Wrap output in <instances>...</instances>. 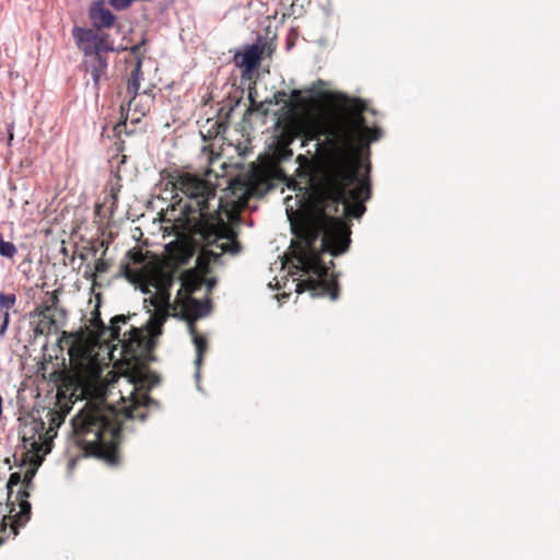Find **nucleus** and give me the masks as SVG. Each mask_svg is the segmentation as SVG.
<instances>
[{
    "instance_id": "nucleus-24",
    "label": "nucleus",
    "mask_w": 560,
    "mask_h": 560,
    "mask_svg": "<svg viewBox=\"0 0 560 560\" xmlns=\"http://www.w3.org/2000/svg\"><path fill=\"white\" fill-rule=\"evenodd\" d=\"M267 105H269L268 100L262 102L253 101V104H249V107L246 109L243 119L246 120L247 117L250 116L254 112H258L262 116H267L269 113Z\"/></svg>"
},
{
    "instance_id": "nucleus-2",
    "label": "nucleus",
    "mask_w": 560,
    "mask_h": 560,
    "mask_svg": "<svg viewBox=\"0 0 560 560\" xmlns=\"http://www.w3.org/2000/svg\"><path fill=\"white\" fill-rule=\"evenodd\" d=\"M166 178L174 190L189 199L174 226L184 234L199 237L206 246L203 255L213 261L224 253H240L237 233L221 215L222 200H217L215 186L206 178L187 172L175 171Z\"/></svg>"
},
{
    "instance_id": "nucleus-36",
    "label": "nucleus",
    "mask_w": 560,
    "mask_h": 560,
    "mask_svg": "<svg viewBox=\"0 0 560 560\" xmlns=\"http://www.w3.org/2000/svg\"><path fill=\"white\" fill-rule=\"evenodd\" d=\"M142 292H143V293H149L150 291H149V289H148V288H142Z\"/></svg>"
},
{
    "instance_id": "nucleus-6",
    "label": "nucleus",
    "mask_w": 560,
    "mask_h": 560,
    "mask_svg": "<svg viewBox=\"0 0 560 560\" xmlns=\"http://www.w3.org/2000/svg\"><path fill=\"white\" fill-rule=\"evenodd\" d=\"M145 42L147 39L143 37L139 44L130 48V51L135 58V68L130 73V78L128 79L127 92L128 94H132V97L128 103L125 120L119 121L114 126V131L117 136H120L122 132L126 135H131L135 132V129L128 130V120H130L131 125L139 124L142 117L149 114L154 105L155 95L153 93V86L145 88L142 92H140V81L143 74L141 70L143 58L141 48L145 45Z\"/></svg>"
},
{
    "instance_id": "nucleus-7",
    "label": "nucleus",
    "mask_w": 560,
    "mask_h": 560,
    "mask_svg": "<svg viewBox=\"0 0 560 560\" xmlns=\"http://www.w3.org/2000/svg\"><path fill=\"white\" fill-rule=\"evenodd\" d=\"M21 445L24 450L21 465L26 463L42 464L43 456L51 451L52 439L56 435L54 428L46 429L42 419L27 421L21 432Z\"/></svg>"
},
{
    "instance_id": "nucleus-33",
    "label": "nucleus",
    "mask_w": 560,
    "mask_h": 560,
    "mask_svg": "<svg viewBox=\"0 0 560 560\" xmlns=\"http://www.w3.org/2000/svg\"><path fill=\"white\" fill-rule=\"evenodd\" d=\"M7 131H8L7 144L9 147H11L13 138H14V124H9L8 127H7Z\"/></svg>"
},
{
    "instance_id": "nucleus-32",
    "label": "nucleus",
    "mask_w": 560,
    "mask_h": 560,
    "mask_svg": "<svg viewBox=\"0 0 560 560\" xmlns=\"http://www.w3.org/2000/svg\"><path fill=\"white\" fill-rule=\"evenodd\" d=\"M14 520H16V517H14V515H11V514H10V515H8V516H7V515H4V516L2 517V522H1V524H0V532H3V533H4V532H7V527H8V525H9L8 521H11V522H10V526H11V529H12V530H14V529L12 528V523H13V521H14ZM20 526H21V525H18V526H16V529H18ZM13 533H14V535H16V534H18V532H16V533H15V532H13ZM2 541H3V538H2V537H0V545L2 544Z\"/></svg>"
},
{
    "instance_id": "nucleus-37",
    "label": "nucleus",
    "mask_w": 560,
    "mask_h": 560,
    "mask_svg": "<svg viewBox=\"0 0 560 560\" xmlns=\"http://www.w3.org/2000/svg\"><path fill=\"white\" fill-rule=\"evenodd\" d=\"M294 4H295V0H291L290 5H291V7H294Z\"/></svg>"
},
{
    "instance_id": "nucleus-18",
    "label": "nucleus",
    "mask_w": 560,
    "mask_h": 560,
    "mask_svg": "<svg viewBox=\"0 0 560 560\" xmlns=\"http://www.w3.org/2000/svg\"><path fill=\"white\" fill-rule=\"evenodd\" d=\"M59 290L45 292L40 303L35 307L33 316L47 314L48 311H56V307H59Z\"/></svg>"
},
{
    "instance_id": "nucleus-3",
    "label": "nucleus",
    "mask_w": 560,
    "mask_h": 560,
    "mask_svg": "<svg viewBox=\"0 0 560 560\" xmlns=\"http://www.w3.org/2000/svg\"><path fill=\"white\" fill-rule=\"evenodd\" d=\"M151 402L148 393L135 392L131 394L130 404L122 407L121 412L126 419L144 421ZM71 427L73 442L85 456L98 458L112 467L120 465V410L108 405L103 395L86 400L72 417Z\"/></svg>"
},
{
    "instance_id": "nucleus-34",
    "label": "nucleus",
    "mask_w": 560,
    "mask_h": 560,
    "mask_svg": "<svg viewBox=\"0 0 560 560\" xmlns=\"http://www.w3.org/2000/svg\"><path fill=\"white\" fill-rule=\"evenodd\" d=\"M124 276L128 279H131L132 275H133V271L131 270V268L129 267L128 264L124 265Z\"/></svg>"
},
{
    "instance_id": "nucleus-26",
    "label": "nucleus",
    "mask_w": 560,
    "mask_h": 560,
    "mask_svg": "<svg viewBox=\"0 0 560 560\" xmlns=\"http://www.w3.org/2000/svg\"><path fill=\"white\" fill-rule=\"evenodd\" d=\"M298 138L299 137L295 136L294 133L285 130L284 128H281L278 140H279V143L281 147L287 148L290 144H292L295 141V139H298Z\"/></svg>"
},
{
    "instance_id": "nucleus-29",
    "label": "nucleus",
    "mask_w": 560,
    "mask_h": 560,
    "mask_svg": "<svg viewBox=\"0 0 560 560\" xmlns=\"http://www.w3.org/2000/svg\"><path fill=\"white\" fill-rule=\"evenodd\" d=\"M127 257L135 265H140L145 259L143 252L138 247H133V248L129 249L127 252Z\"/></svg>"
},
{
    "instance_id": "nucleus-13",
    "label": "nucleus",
    "mask_w": 560,
    "mask_h": 560,
    "mask_svg": "<svg viewBox=\"0 0 560 560\" xmlns=\"http://www.w3.org/2000/svg\"><path fill=\"white\" fill-rule=\"evenodd\" d=\"M244 195L248 198L252 196H262L270 189V178L267 172L260 167H254L247 174L243 182Z\"/></svg>"
},
{
    "instance_id": "nucleus-15",
    "label": "nucleus",
    "mask_w": 560,
    "mask_h": 560,
    "mask_svg": "<svg viewBox=\"0 0 560 560\" xmlns=\"http://www.w3.org/2000/svg\"><path fill=\"white\" fill-rule=\"evenodd\" d=\"M89 18L97 30L109 28L116 21L115 14L105 5L104 0L93 1L89 9Z\"/></svg>"
},
{
    "instance_id": "nucleus-20",
    "label": "nucleus",
    "mask_w": 560,
    "mask_h": 560,
    "mask_svg": "<svg viewBox=\"0 0 560 560\" xmlns=\"http://www.w3.org/2000/svg\"><path fill=\"white\" fill-rule=\"evenodd\" d=\"M16 303V295L14 293H3L0 292V310L3 311V318H2V325L0 328V336L4 335L9 322H10V314L9 311L15 305Z\"/></svg>"
},
{
    "instance_id": "nucleus-16",
    "label": "nucleus",
    "mask_w": 560,
    "mask_h": 560,
    "mask_svg": "<svg viewBox=\"0 0 560 560\" xmlns=\"http://www.w3.org/2000/svg\"><path fill=\"white\" fill-rule=\"evenodd\" d=\"M182 319L186 320L188 324V330L192 338L194 345L196 347L195 364L197 366V370H199V368L202 364L203 355L208 350V341H207L206 337L198 334L197 327L195 324V322L197 319H192L191 317H182Z\"/></svg>"
},
{
    "instance_id": "nucleus-17",
    "label": "nucleus",
    "mask_w": 560,
    "mask_h": 560,
    "mask_svg": "<svg viewBox=\"0 0 560 560\" xmlns=\"http://www.w3.org/2000/svg\"><path fill=\"white\" fill-rule=\"evenodd\" d=\"M261 49L257 45H252L244 50L242 54H236L234 60L240 68L244 71H253L260 61Z\"/></svg>"
},
{
    "instance_id": "nucleus-28",
    "label": "nucleus",
    "mask_w": 560,
    "mask_h": 560,
    "mask_svg": "<svg viewBox=\"0 0 560 560\" xmlns=\"http://www.w3.org/2000/svg\"><path fill=\"white\" fill-rule=\"evenodd\" d=\"M94 268H95V272H93L89 276V278L93 279V287L96 285V275L95 273H105L109 268V264L106 260H104L103 258H98L95 261Z\"/></svg>"
},
{
    "instance_id": "nucleus-10",
    "label": "nucleus",
    "mask_w": 560,
    "mask_h": 560,
    "mask_svg": "<svg viewBox=\"0 0 560 560\" xmlns=\"http://www.w3.org/2000/svg\"><path fill=\"white\" fill-rule=\"evenodd\" d=\"M30 467L24 472L22 478V487L15 495V501L20 508V511L14 514L16 520L12 523V528L16 533L18 525H24L31 517V503L28 502L30 490L33 488V478L37 471V468L40 464L27 463Z\"/></svg>"
},
{
    "instance_id": "nucleus-22",
    "label": "nucleus",
    "mask_w": 560,
    "mask_h": 560,
    "mask_svg": "<svg viewBox=\"0 0 560 560\" xmlns=\"http://www.w3.org/2000/svg\"><path fill=\"white\" fill-rule=\"evenodd\" d=\"M173 281L174 276L172 272L159 271L151 276L148 284L156 290H165L166 292H170Z\"/></svg>"
},
{
    "instance_id": "nucleus-30",
    "label": "nucleus",
    "mask_w": 560,
    "mask_h": 560,
    "mask_svg": "<svg viewBox=\"0 0 560 560\" xmlns=\"http://www.w3.org/2000/svg\"><path fill=\"white\" fill-rule=\"evenodd\" d=\"M172 308H155V312L152 316V320L154 322V324L158 326H162L166 320Z\"/></svg>"
},
{
    "instance_id": "nucleus-19",
    "label": "nucleus",
    "mask_w": 560,
    "mask_h": 560,
    "mask_svg": "<svg viewBox=\"0 0 560 560\" xmlns=\"http://www.w3.org/2000/svg\"><path fill=\"white\" fill-rule=\"evenodd\" d=\"M279 125L280 128H284L300 137L304 129V119L293 112H289L279 120Z\"/></svg>"
},
{
    "instance_id": "nucleus-11",
    "label": "nucleus",
    "mask_w": 560,
    "mask_h": 560,
    "mask_svg": "<svg viewBox=\"0 0 560 560\" xmlns=\"http://www.w3.org/2000/svg\"><path fill=\"white\" fill-rule=\"evenodd\" d=\"M128 316L116 315L110 319V325L106 326L101 318L100 305L97 304L95 310L92 312L90 325L93 328V336L97 341H106L119 338L120 324H126Z\"/></svg>"
},
{
    "instance_id": "nucleus-25",
    "label": "nucleus",
    "mask_w": 560,
    "mask_h": 560,
    "mask_svg": "<svg viewBox=\"0 0 560 560\" xmlns=\"http://www.w3.org/2000/svg\"><path fill=\"white\" fill-rule=\"evenodd\" d=\"M18 253L16 246L3 240L0 234V255L5 258H13Z\"/></svg>"
},
{
    "instance_id": "nucleus-4",
    "label": "nucleus",
    "mask_w": 560,
    "mask_h": 560,
    "mask_svg": "<svg viewBox=\"0 0 560 560\" xmlns=\"http://www.w3.org/2000/svg\"><path fill=\"white\" fill-rule=\"evenodd\" d=\"M336 101H342L343 117L351 126L353 139L348 148H343V163L346 177L343 178V195L346 201L342 206V217L346 219H360L366 211L365 202L372 196L371 163L363 164L362 154L370 143L382 137L380 127H369L364 113L368 106L361 98L337 94Z\"/></svg>"
},
{
    "instance_id": "nucleus-23",
    "label": "nucleus",
    "mask_w": 560,
    "mask_h": 560,
    "mask_svg": "<svg viewBox=\"0 0 560 560\" xmlns=\"http://www.w3.org/2000/svg\"><path fill=\"white\" fill-rule=\"evenodd\" d=\"M19 483H22V476L21 472H13L10 475L9 480L7 482V489H8V502L7 505L10 506V513H13L15 510V505L18 502L15 501V498L13 497V488L18 486Z\"/></svg>"
},
{
    "instance_id": "nucleus-21",
    "label": "nucleus",
    "mask_w": 560,
    "mask_h": 560,
    "mask_svg": "<svg viewBox=\"0 0 560 560\" xmlns=\"http://www.w3.org/2000/svg\"><path fill=\"white\" fill-rule=\"evenodd\" d=\"M144 302H149L154 308H172L174 312H179L175 302L171 303V293L165 290H156V293L150 299H145Z\"/></svg>"
},
{
    "instance_id": "nucleus-1",
    "label": "nucleus",
    "mask_w": 560,
    "mask_h": 560,
    "mask_svg": "<svg viewBox=\"0 0 560 560\" xmlns=\"http://www.w3.org/2000/svg\"><path fill=\"white\" fill-rule=\"evenodd\" d=\"M334 94L327 97L336 102L327 113L311 120H304V129L300 138L303 144L318 141L323 164L318 176L312 185V201L320 213L318 218H302L292 223L296 241L292 242V255L296 267L306 276L296 284V292L310 291L312 296H329L336 300L339 285L335 275L329 273L322 256L345 254L351 244L350 225L343 217L335 214L342 210L346 201L343 178H347L343 163V148H348L353 139L351 126L343 117L342 101H336Z\"/></svg>"
},
{
    "instance_id": "nucleus-14",
    "label": "nucleus",
    "mask_w": 560,
    "mask_h": 560,
    "mask_svg": "<svg viewBox=\"0 0 560 560\" xmlns=\"http://www.w3.org/2000/svg\"><path fill=\"white\" fill-rule=\"evenodd\" d=\"M39 320L35 332L39 335H49L57 332L59 327L66 323L67 313L62 307H56V311H48L47 314L36 315Z\"/></svg>"
},
{
    "instance_id": "nucleus-5",
    "label": "nucleus",
    "mask_w": 560,
    "mask_h": 560,
    "mask_svg": "<svg viewBox=\"0 0 560 560\" xmlns=\"http://www.w3.org/2000/svg\"><path fill=\"white\" fill-rule=\"evenodd\" d=\"M72 36L78 48L83 52V67L93 80V88L98 94L102 80L107 79V54L114 50L108 34L92 28L74 26Z\"/></svg>"
},
{
    "instance_id": "nucleus-9",
    "label": "nucleus",
    "mask_w": 560,
    "mask_h": 560,
    "mask_svg": "<svg viewBox=\"0 0 560 560\" xmlns=\"http://www.w3.org/2000/svg\"><path fill=\"white\" fill-rule=\"evenodd\" d=\"M60 342L69 345L70 363L78 372L83 373L93 365L92 349L82 335H68L63 331Z\"/></svg>"
},
{
    "instance_id": "nucleus-35",
    "label": "nucleus",
    "mask_w": 560,
    "mask_h": 560,
    "mask_svg": "<svg viewBox=\"0 0 560 560\" xmlns=\"http://www.w3.org/2000/svg\"><path fill=\"white\" fill-rule=\"evenodd\" d=\"M256 90L255 89H249V92H248V100H249V104H253V101H256Z\"/></svg>"
},
{
    "instance_id": "nucleus-31",
    "label": "nucleus",
    "mask_w": 560,
    "mask_h": 560,
    "mask_svg": "<svg viewBox=\"0 0 560 560\" xmlns=\"http://www.w3.org/2000/svg\"><path fill=\"white\" fill-rule=\"evenodd\" d=\"M291 100H289V102L292 104V105H289V107L291 109L298 107V106H302L305 104V100L302 98L301 96V91L300 90H293L291 92Z\"/></svg>"
},
{
    "instance_id": "nucleus-8",
    "label": "nucleus",
    "mask_w": 560,
    "mask_h": 560,
    "mask_svg": "<svg viewBox=\"0 0 560 560\" xmlns=\"http://www.w3.org/2000/svg\"><path fill=\"white\" fill-rule=\"evenodd\" d=\"M179 280L180 288L175 298V305L179 307V314H174V316L199 319L208 315L210 312V301L201 302L192 296L194 293L202 288L203 277L195 270H186L180 275Z\"/></svg>"
},
{
    "instance_id": "nucleus-27",
    "label": "nucleus",
    "mask_w": 560,
    "mask_h": 560,
    "mask_svg": "<svg viewBox=\"0 0 560 560\" xmlns=\"http://www.w3.org/2000/svg\"><path fill=\"white\" fill-rule=\"evenodd\" d=\"M268 104L271 105H280L284 104L285 107H289V105H292L288 100V93L285 91H277L272 98L268 100Z\"/></svg>"
},
{
    "instance_id": "nucleus-12",
    "label": "nucleus",
    "mask_w": 560,
    "mask_h": 560,
    "mask_svg": "<svg viewBox=\"0 0 560 560\" xmlns=\"http://www.w3.org/2000/svg\"><path fill=\"white\" fill-rule=\"evenodd\" d=\"M116 340L121 342L122 354L127 360L138 361L147 351L148 340L142 331L136 327H131L128 337L125 334L122 339L119 337Z\"/></svg>"
}]
</instances>
